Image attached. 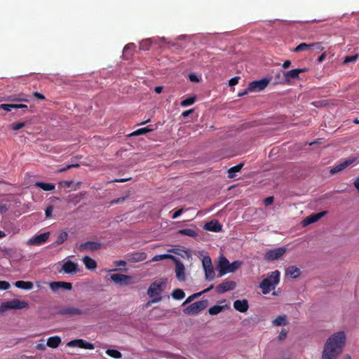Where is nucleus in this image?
Segmentation results:
<instances>
[{
	"instance_id": "obj_1",
	"label": "nucleus",
	"mask_w": 359,
	"mask_h": 359,
	"mask_svg": "<svg viewBox=\"0 0 359 359\" xmlns=\"http://www.w3.org/2000/svg\"><path fill=\"white\" fill-rule=\"evenodd\" d=\"M346 336L344 331L332 334L326 341L325 346L341 353L345 346Z\"/></svg>"
},
{
	"instance_id": "obj_2",
	"label": "nucleus",
	"mask_w": 359,
	"mask_h": 359,
	"mask_svg": "<svg viewBox=\"0 0 359 359\" xmlns=\"http://www.w3.org/2000/svg\"><path fill=\"white\" fill-rule=\"evenodd\" d=\"M280 273L273 271L266 275L259 284V287L264 294H267L273 290L280 282Z\"/></svg>"
},
{
	"instance_id": "obj_3",
	"label": "nucleus",
	"mask_w": 359,
	"mask_h": 359,
	"mask_svg": "<svg viewBox=\"0 0 359 359\" xmlns=\"http://www.w3.org/2000/svg\"><path fill=\"white\" fill-rule=\"evenodd\" d=\"M165 285L166 283L164 281H155L150 285L147 294L151 299L148 302V304L159 302L162 299L161 294Z\"/></svg>"
},
{
	"instance_id": "obj_4",
	"label": "nucleus",
	"mask_w": 359,
	"mask_h": 359,
	"mask_svg": "<svg viewBox=\"0 0 359 359\" xmlns=\"http://www.w3.org/2000/svg\"><path fill=\"white\" fill-rule=\"evenodd\" d=\"M28 307L26 302L14 299L11 301L3 302L0 306V311L4 312L9 309H22Z\"/></svg>"
},
{
	"instance_id": "obj_5",
	"label": "nucleus",
	"mask_w": 359,
	"mask_h": 359,
	"mask_svg": "<svg viewBox=\"0 0 359 359\" xmlns=\"http://www.w3.org/2000/svg\"><path fill=\"white\" fill-rule=\"evenodd\" d=\"M163 43H166L164 37H153L143 39L140 43V49L142 50H148L152 45H158L161 47Z\"/></svg>"
},
{
	"instance_id": "obj_6",
	"label": "nucleus",
	"mask_w": 359,
	"mask_h": 359,
	"mask_svg": "<svg viewBox=\"0 0 359 359\" xmlns=\"http://www.w3.org/2000/svg\"><path fill=\"white\" fill-rule=\"evenodd\" d=\"M286 250L287 249L285 247H280L269 250L264 254V259L267 261H273L278 259L286 252Z\"/></svg>"
},
{
	"instance_id": "obj_7",
	"label": "nucleus",
	"mask_w": 359,
	"mask_h": 359,
	"mask_svg": "<svg viewBox=\"0 0 359 359\" xmlns=\"http://www.w3.org/2000/svg\"><path fill=\"white\" fill-rule=\"evenodd\" d=\"M306 72V68L294 69L290 71L285 72L283 73V77L280 83H288L291 79H298L299 78V74Z\"/></svg>"
},
{
	"instance_id": "obj_8",
	"label": "nucleus",
	"mask_w": 359,
	"mask_h": 359,
	"mask_svg": "<svg viewBox=\"0 0 359 359\" xmlns=\"http://www.w3.org/2000/svg\"><path fill=\"white\" fill-rule=\"evenodd\" d=\"M269 81L266 79H263L258 81L251 82L248 86L250 92H259L264 90L269 84Z\"/></svg>"
},
{
	"instance_id": "obj_9",
	"label": "nucleus",
	"mask_w": 359,
	"mask_h": 359,
	"mask_svg": "<svg viewBox=\"0 0 359 359\" xmlns=\"http://www.w3.org/2000/svg\"><path fill=\"white\" fill-rule=\"evenodd\" d=\"M203 270L207 279L212 280L215 277L214 269L211 265V259L209 256L203 255Z\"/></svg>"
},
{
	"instance_id": "obj_10",
	"label": "nucleus",
	"mask_w": 359,
	"mask_h": 359,
	"mask_svg": "<svg viewBox=\"0 0 359 359\" xmlns=\"http://www.w3.org/2000/svg\"><path fill=\"white\" fill-rule=\"evenodd\" d=\"M132 276L121 273H114L111 276V280L121 285H128L130 283Z\"/></svg>"
},
{
	"instance_id": "obj_11",
	"label": "nucleus",
	"mask_w": 359,
	"mask_h": 359,
	"mask_svg": "<svg viewBox=\"0 0 359 359\" xmlns=\"http://www.w3.org/2000/svg\"><path fill=\"white\" fill-rule=\"evenodd\" d=\"M49 235V232L36 235L28 240L27 244L30 245H40L48 241Z\"/></svg>"
},
{
	"instance_id": "obj_12",
	"label": "nucleus",
	"mask_w": 359,
	"mask_h": 359,
	"mask_svg": "<svg viewBox=\"0 0 359 359\" xmlns=\"http://www.w3.org/2000/svg\"><path fill=\"white\" fill-rule=\"evenodd\" d=\"M202 311V301L193 303L183 309V312L189 316L199 313Z\"/></svg>"
},
{
	"instance_id": "obj_13",
	"label": "nucleus",
	"mask_w": 359,
	"mask_h": 359,
	"mask_svg": "<svg viewBox=\"0 0 359 359\" xmlns=\"http://www.w3.org/2000/svg\"><path fill=\"white\" fill-rule=\"evenodd\" d=\"M69 347L77 346L86 349H94L95 346L92 343L88 342L82 339H74L67 343Z\"/></svg>"
},
{
	"instance_id": "obj_14",
	"label": "nucleus",
	"mask_w": 359,
	"mask_h": 359,
	"mask_svg": "<svg viewBox=\"0 0 359 359\" xmlns=\"http://www.w3.org/2000/svg\"><path fill=\"white\" fill-rule=\"evenodd\" d=\"M236 286V283L235 281L225 280L216 287V290L219 293H224L234 290Z\"/></svg>"
},
{
	"instance_id": "obj_15",
	"label": "nucleus",
	"mask_w": 359,
	"mask_h": 359,
	"mask_svg": "<svg viewBox=\"0 0 359 359\" xmlns=\"http://www.w3.org/2000/svg\"><path fill=\"white\" fill-rule=\"evenodd\" d=\"M229 266L230 262L229 260L223 255L220 256L217 264V270L219 271V276H222L224 274L228 273L229 272H227V269Z\"/></svg>"
},
{
	"instance_id": "obj_16",
	"label": "nucleus",
	"mask_w": 359,
	"mask_h": 359,
	"mask_svg": "<svg viewBox=\"0 0 359 359\" xmlns=\"http://www.w3.org/2000/svg\"><path fill=\"white\" fill-rule=\"evenodd\" d=\"M173 261L175 263L176 278L180 281H184L185 280V268L183 263L177 257H175V260Z\"/></svg>"
},
{
	"instance_id": "obj_17",
	"label": "nucleus",
	"mask_w": 359,
	"mask_h": 359,
	"mask_svg": "<svg viewBox=\"0 0 359 359\" xmlns=\"http://www.w3.org/2000/svg\"><path fill=\"white\" fill-rule=\"evenodd\" d=\"M49 286L51 290L55 292L61 289L71 290L72 288L71 283L64 281L52 282L49 284Z\"/></svg>"
},
{
	"instance_id": "obj_18",
	"label": "nucleus",
	"mask_w": 359,
	"mask_h": 359,
	"mask_svg": "<svg viewBox=\"0 0 359 359\" xmlns=\"http://www.w3.org/2000/svg\"><path fill=\"white\" fill-rule=\"evenodd\" d=\"M57 313L62 316H79L84 313V312L79 309L74 307H62L58 311Z\"/></svg>"
},
{
	"instance_id": "obj_19",
	"label": "nucleus",
	"mask_w": 359,
	"mask_h": 359,
	"mask_svg": "<svg viewBox=\"0 0 359 359\" xmlns=\"http://www.w3.org/2000/svg\"><path fill=\"white\" fill-rule=\"evenodd\" d=\"M100 247H101L100 243L95 242V241H87V242L81 243L79 247V250L81 252H83L87 250H90L91 251H95V250L100 249Z\"/></svg>"
},
{
	"instance_id": "obj_20",
	"label": "nucleus",
	"mask_w": 359,
	"mask_h": 359,
	"mask_svg": "<svg viewBox=\"0 0 359 359\" xmlns=\"http://www.w3.org/2000/svg\"><path fill=\"white\" fill-rule=\"evenodd\" d=\"M77 268H78L77 264H76L72 261L65 262L62 266V269L66 273H75L78 271Z\"/></svg>"
},
{
	"instance_id": "obj_21",
	"label": "nucleus",
	"mask_w": 359,
	"mask_h": 359,
	"mask_svg": "<svg viewBox=\"0 0 359 359\" xmlns=\"http://www.w3.org/2000/svg\"><path fill=\"white\" fill-rule=\"evenodd\" d=\"M203 229L212 232H219L222 230V225L217 220H212L203 226Z\"/></svg>"
},
{
	"instance_id": "obj_22",
	"label": "nucleus",
	"mask_w": 359,
	"mask_h": 359,
	"mask_svg": "<svg viewBox=\"0 0 359 359\" xmlns=\"http://www.w3.org/2000/svg\"><path fill=\"white\" fill-rule=\"evenodd\" d=\"M355 161V159L354 158H349V159H347L346 161H344V162L339 163V165L333 167L331 170H330V172L332 174H335L339 171H341L342 170L345 169L346 168H347L348 165H350L351 164H352L353 162Z\"/></svg>"
},
{
	"instance_id": "obj_23",
	"label": "nucleus",
	"mask_w": 359,
	"mask_h": 359,
	"mask_svg": "<svg viewBox=\"0 0 359 359\" xmlns=\"http://www.w3.org/2000/svg\"><path fill=\"white\" fill-rule=\"evenodd\" d=\"M234 309L241 313H245L249 308L248 302L246 299L236 300L233 302Z\"/></svg>"
},
{
	"instance_id": "obj_24",
	"label": "nucleus",
	"mask_w": 359,
	"mask_h": 359,
	"mask_svg": "<svg viewBox=\"0 0 359 359\" xmlns=\"http://www.w3.org/2000/svg\"><path fill=\"white\" fill-rule=\"evenodd\" d=\"M146 258L145 252H135L128 255V261L133 263L144 261Z\"/></svg>"
},
{
	"instance_id": "obj_25",
	"label": "nucleus",
	"mask_w": 359,
	"mask_h": 359,
	"mask_svg": "<svg viewBox=\"0 0 359 359\" xmlns=\"http://www.w3.org/2000/svg\"><path fill=\"white\" fill-rule=\"evenodd\" d=\"M325 213H326L325 212H321L319 213L311 215L306 217L303 221V225L307 226L309 224H311L312 223L317 222L318 219L322 218L325 215Z\"/></svg>"
},
{
	"instance_id": "obj_26",
	"label": "nucleus",
	"mask_w": 359,
	"mask_h": 359,
	"mask_svg": "<svg viewBox=\"0 0 359 359\" xmlns=\"http://www.w3.org/2000/svg\"><path fill=\"white\" fill-rule=\"evenodd\" d=\"M340 353L324 346L321 359H337Z\"/></svg>"
},
{
	"instance_id": "obj_27",
	"label": "nucleus",
	"mask_w": 359,
	"mask_h": 359,
	"mask_svg": "<svg viewBox=\"0 0 359 359\" xmlns=\"http://www.w3.org/2000/svg\"><path fill=\"white\" fill-rule=\"evenodd\" d=\"M83 264L86 269L93 270L97 267V262L88 256H85L83 258Z\"/></svg>"
},
{
	"instance_id": "obj_28",
	"label": "nucleus",
	"mask_w": 359,
	"mask_h": 359,
	"mask_svg": "<svg viewBox=\"0 0 359 359\" xmlns=\"http://www.w3.org/2000/svg\"><path fill=\"white\" fill-rule=\"evenodd\" d=\"M285 273L287 276L296 278L300 275V270L294 266H291L287 268Z\"/></svg>"
},
{
	"instance_id": "obj_29",
	"label": "nucleus",
	"mask_w": 359,
	"mask_h": 359,
	"mask_svg": "<svg viewBox=\"0 0 359 359\" xmlns=\"http://www.w3.org/2000/svg\"><path fill=\"white\" fill-rule=\"evenodd\" d=\"M15 287L20 289L32 290L33 288V283L30 281L18 280L15 283Z\"/></svg>"
},
{
	"instance_id": "obj_30",
	"label": "nucleus",
	"mask_w": 359,
	"mask_h": 359,
	"mask_svg": "<svg viewBox=\"0 0 359 359\" xmlns=\"http://www.w3.org/2000/svg\"><path fill=\"white\" fill-rule=\"evenodd\" d=\"M34 185L43 191H52L55 189V187L54 184L43 182H36Z\"/></svg>"
},
{
	"instance_id": "obj_31",
	"label": "nucleus",
	"mask_w": 359,
	"mask_h": 359,
	"mask_svg": "<svg viewBox=\"0 0 359 359\" xmlns=\"http://www.w3.org/2000/svg\"><path fill=\"white\" fill-rule=\"evenodd\" d=\"M60 343L61 339L57 336L50 337L47 340V346L50 348H57Z\"/></svg>"
},
{
	"instance_id": "obj_32",
	"label": "nucleus",
	"mask_w": 359,
	"mask_h": 359,
	"mask_svg": "<svg viewBox=\"0 0 359 359\" xmlns=\"http://www.w3.org/2000/svg\"><path fill=\"white\" fill-rule=\"evenodd\" d=\"M274 326H281L287 324V316L285 315H280L272 322Z\"/></svg>"
},
{
	"instance_id": "obj_33",
	"label": "nucleus",
	"mask_w": 359,
	"mask_h": 359,
	"mask_svg": "<svg viewBox=\"0 0 359 359\" xmlns=\"http://www.w3.org/2000/svg\"><path fill=\"white\" fill-rule=\"evenodd\" d=\"M228 308H229V306L226 304L223 305V306L215 305L209 309L208 312L212 316L217 315V314L219 313L220 312H222L224 309H228Z\"/></svg>"
},
{
	"instance_id": "obj_34",
	"label": "nucleus",
	"mask_w": 359,
	"mask_h": 359,
	"mask_svg": "<svg viewBox=\"0 0 359 359\" xmlns=\"http://www.w3.org/2000/svg\"><path fill=\"white\" fill-rule=\"evenodd\" d=\"M243 164L240 163L236 166L231 167L228 170V177L229 178H233L236 176V173L241 171Z\"/></svg>"
},
{
	"instance_id": "obj_35",
	"label": "nucleus",
	"mask_w": 359,
	"mask_h": 359,
	"mask_svg": "<svg viewBox=\"0 0 359 359\" xmlns=\"http://www.w3.org/2000/svg\"><path fill=\"white\" fill-rule=\"evenodd\" d=\"M175 256L172 255H168V254H164V255H155L151 261L152 262H158V261H161V260H163V259H172V261L173 260H175Z\"/></svg>"
},
{
	"instance_id": "obj_36",
	"label": "nucleus",
	"mask_w": 359,
	"mask_h": 359,
	"mask_svg": "<svg viewBox=\"0 0 359 359\" xmlns=\"http://www.w3.org/2000/svg\"><path fill=\"white\" fill-rule=\"evenodd\" d=\"M172 297L175 299L180 300L185 297V293L182 289H175L172 292Z\"/></svg>"
},
{
	"instance_id": "obj_37",
	"label": "nucleus",
	"mask_w": 359,
	"mask_h": 359,
	"mask_svg": "<svg viewBox=\"0 0 359 359\" xmlns=\"http://www.w3.org/2000/svg\"><path fill=\"white\" fill-rule=\"evenodd\" d=\"M105 353L113 358L119 359L122 357L121 353L116 349H107Z\"/></svg>"
},
{
	"instance_id": "obj_38",
	"label": "nucleus",
	"mask_w": 359,
	"mask_h": 359,
	"mask_svg": "<svg viewBox=\"0 0 359 359\" xmlns=\"http://www.w3.org/2000/svg\"><path fill=\"white\" fill-rule=\"evenodd\" d=\"M196 100V97L195 95H193V96H191V97L182 100L180 102V105L182 107H188V106H190V105H192L193 104H194Z\"/></svg>"
},
{
	"instance_id": "obj_39",
	"label": "nucleus",
	"mask_w": 359,
	"mask_h": 359,
	"mask_svg": "<svg viewBox=\"0 0 359 359\" xmlns=\"http://www.w3.org/2000/svg\"><path fill=\"white\" fill-rule=\"evenodd\" d=\"M311 49V43L307 44L305 43H300L299 46H297L294 51V52H300V51H306Z\"/></svg>"
},
{
	"instance_id": "obj_40",
	"label": "nucleus",
	"mask_w": 359,
	"mask_h": 359,
	"mask_svg": "<svg viewBox=\"0 0 359 359\" xmlns=\"http://www.w3.org/2000/svg\"><path fill=\"white\" fill-rule=\"evenodd\" d=\"M153 129L150 126H147V127H144V128H139V129L136 130L135 131H134L131 134V135H140L146 134L148 132L151 131Z\"/></svg>"
},
{
	"instance_id": "obj_41",
	"label": "nucleus",
	"mask_w": 359,
	"mask_h": 359,
	"mask_svg": "<svg viewBox=\"0 0 359 359\" xmlns=\"http://www.w3.org/2000/svg\"><path fill=\"white\" fill-rule=\"evenodd\" d=\"M67 237H68V233L66 231H63L59 234V236H57V238L55 241V243L57 245H61L67 239Z\"/></svg>"
},
{
	"instance_id": "obj_42",
	"label": "nucleus",
	"mask_w": 359,
	"mask_h": 359,
	"mask_svg": "<svg viewBox=\"0 0 359 359\" xmlns=\"http://www.w3.org/2000/svg\"><path fill=\"white\" fill-rule=\"evenodd\" d=\"M178 233L186 235L190 237H195L196 236V231L191 229H181L178 231Z\"/></svg>"
},
{
	"instance_id": "obj_43",
	"label": "nucleus",
	"mask_w": 359,
	"mask_h": 359,
	"mask_svg": "<svg viewBox=\"0 0 359 359\" xmlns=\"http://www.w3.org/2000/svg\"><path fill=\"white\" fill-rule=\"evenodd\" d=\"M241 265V262L240 261H235L232 263H230V266L227 269V272L229 273H233L236 271Z\"/></svg>"
},
{
	"instance_id": "obj_44",
	"label": "nucleus",
	"mask_w": 359,
	"mask_h": 359,
	"mask_svg": "<svg viewBox=\"0 0 359 359\" xmlns=\"http://www.w3.org/2000/svg\"><path fill=\"white\" fill-rule=\"evenodd\" d=\"M201 295H202V291L201 292H197V293H195L191 296H189L182 304V306H184L189 303H191L192 301H194L196 298L200 297Z\"/></svg>"
},
{
	"instance_id": "obj_45",
	"label": "nucleus",
	"mask_w": 359,
	"mask_h": 359,
	"mask_svg": "<svg viewBox=\"0 0 359 359\" xmlns=\"http://www.w3.org/2000/svg\"><path fill=\"white\" fill-rule=\"evenodd\" d=\"M135 48V43H128L127 45H126V46L124 47L123 48V56L126 59H128L129 57L127 55H128V51L129 50H133Z\"/></svg>"
},
{
	"instance_id": "obj_46",
	"label": "nucleus",
	"mask_w": 359,
	"mask_h": 359,
	"mask_svg": "<svg viewBox=\"0 0 359 359\" xmlns=\"http://www.w3.org/2000/svg\"><path fill=\"white\" fill-rule=\"evenodd\" d=\"M0 108L6 111H11L12 109H15V106L14 104H1Z\"/></svg>"
},
{
	"instance_id": "obj_47",
	"label": "nucleus",
	"mask_w": 359,
	"mask_h": 359,
	"mask_svg": "<svg viewBox=\"0 0 359 359\" xmlns=\"http://www.w3.org/2000/svg\"><path fill=\"white\" fill-rule=\"evenodd\" d=\"M80 165L79 163H72L67 165L66 167H64L58 170V172H62L67 171V170L72 168H79Z\"/></svg>"
},
{
	"instance_id": "obj_48",
	"label": "nucleus",
	"mask_w": 359,
	"mask_h": 359,
	"mask_svg": "<svg viewBox=\"0 0 359 359\" xmlns=\"http://www.w3.org/2000/svg\"><path fill=\"white\" fill-rule=\"evenodd\" d=\"M25 126V122H19V123H13L11 126V128L13 130H18L22 128Z\"/></svg>"
},
{
	"instance_id": "obj_49",
	"label": "nucleus",
	"mask_w": 359,
	"mask_h": 359,
	"mask_svg": "<svg viewBox=\"0 0 359 359\" xmlns=\"http://www.w3.org/2000/svg\"><path fill=\"white\" fill-rule=\"evenodd\" d=\"M357 58H358V55L347 56L345 57L344 63L346 64V63H349V62H353L356 61Z\"/></svg>"
},
{
	"instance_id": "obj_50",
	"label": "nucleus",
	"mask_w": 359,
	"mask_h": 359,
	"mask_svg": "<svg viewBox=\"0 0 359 359\" xmlns=\"http://www.w3.org/2000/svg\"><path fill=\"white\" fill-rule=\"evenodd\" d=\"M311 48H315L318 50H323L324 47L323 46L322 43L320 42H316L311 43Z\"/></svg>"
},
{
	"instance_id": "obj_51",
	"label": "nucleus",
	"mask_w": 359,
	"mask_h": 359,
	"mask_svg": "<svg viewBox=\"0 0 359 359\" xmlns=\"http://www.w3.org/2000/svg\"><path fill=\"white\" fill-rule=\"evenodd\" d=\"M10 287V283L5 280H0V290H8Z\"/></svg>"
},
{
	"instance_id": "obj_52",
	"label": "nucleus",
	"mask_w": 359,
	"mask_h": 359,
	"mask_svg": "<svg viewBox=\"0 0 359 359\" xmlns=\"http://www.w3.org/2000/svg\"><path fill=\"white\" fill-rule=\"evenodd\" d=\"M239 79H240V77H238V76H235L233 78H231L229 81V86H236V84H238Z\"/></svg>"
},
{
	"instance_id": "obj_53",
	"label": "nucleus",
	"mask_w": 359,
	"mask_h": 359,
	"mask_svg": "<svg viewBox=\"0 0 359 359\" xmlns=\"http://www.w3.org/2000/svg\"><path fill=\"white\" fill-rule=\"evenodd\" d=\"M53 210V208L52 205H49L46 208V209L45 210V214H46V217L47 218H49L52 216Z\"/></svg>"
},
{
	"instance_id": "obj_54",
	"label": "nucleus",
	"mask_w": 359,
	"mask_h": 359,
	"mask_svg": "<svg viewBox=\"0 0 359 359\" xmlns=\"http://www.w3.org/2000/svg\"><path fill=\"white\" fill-rule=\"evenodd\" d=\"M15 109H22L24 113L27 110V106L23 104H14Z\"/></svg>"
},
{
	"instance_id": "obj_55",
	"label": "nucleus",
	"mask_w": 359,
	"mask_h": 359,
	"mask_svg": "<svg viewBox=\"0 0 359 359\" xmlns=\"http://www.w3.org/2000/svg\"><path fill=\"white\" fill-rule=\"evenodd\" d=\"M73 184L72 181H62L59 183V185L61 187H70V186Z\"/></svg>"
},
{
	"instance_id": "obj_56",
	"label": "nucleus",
	"mask_w": 359,
	"mask_h": 359,
	"mask_svg": "<svg viewBox=\"0 0 359 359\" xmlns=\"http://www.w3.org/2000/svg\"><path fill=\"white\" fill-rule=\"evenodd\" d=\"M189 79L191 82H198L199 80L195 74H189Z\"/></svg>"
},
{
	"instance_id": "obj_57",
	"label": "nucleus",
	"mask_w": 359,
	"mask_h": 359,
	"mask_svg": "<svg viewBox=\"0 0 359 359\" xmlns=\"http://www.w3.org/2000/svg\"><path fill=\"white\" fill-rule=\"evenodd\" d=\"M33 95H34L36 98H37V99H39V100H45V99H46L45 96H44L43 94H41V93H39V92H34V93H33Z\"/></svg>"
},
{
	"instance_id": "obj_58",
	"label": "nucleus",
	"mask_w": 359,
	"mask_h": 359,
	"mask_svg": "<svg viewBox=\"0 0 359 359\" xmlns=\"http://www.w3.org/2000/svg\"><path fill=\"white\" fill-rule=\"evenodd\" d=\"M273 196H269L264 200V204L267 206L271 205L273 203Z\"/></svg>"
},
{
	"instance_id": "obj_59",
	"label": "nucleus",
	"mask_w": 359,
	"mask_h": 359,
	"mask_svg": "<svg viewBox=\"0 0 359 359\" xmlns=\"http://www.w3.org/2000/svg\"><path fill=\"white\" fill-rule=\"evenodd\" d=\"M287 331L285 330H282L278 335V338L280 340L284 339L287 336Z\"/></svg>"
},
{
	"instance_id": "obj_60",
	"label": "nucleus",
	"mask_w": 359,
	"mask_h": 359,
	"mask_svg": "<svg viewBox=\"0 0 359 359\" xmlns=\"http://www.w3.org/2000/svg\"><path fill=\"white\" fill-rule=\"evenodd\" d=\"M114 264L116 266H124L126 264V262L124 260H118V261L114 262Z\"/></svg>"
},
{
	"instance_id": "obj_61",
	"label": "nucleus",
	"mask_w": 359,
	"mask_h": 359,
	"mask_svg": "<svg viewBox=\"0 0 359 359\" xmlns=\"http://www.w3.org/2000/svg\"><path fill=\"white\" fill-rule=\"evenodd\" d=\"M194 112V109H189V110H187V111H184L182 113V116L184 117V118H186L190 114L193 113Z\"/></svg>"
},
{
	"instance_id": "obj_62",
	"label": "nucleus",
	"mask_w": 359,
	"mask_h": 359,
	"mask_svg": "<svg viewBox=\"0 0 359 359\" xmlns=\"http://www.w3.org/2000/svg\"><path fill=\"white\" fill-rule=\"evenodd\" d=\"M183 212V209H180L177 210L172 216V219H176Z\"/></svg>"
},
{
	"instance_id": "obj_63",
	"label": "nucleus",
	"mask_w": 359,
	"mask_h": 359,
	"mask_svg": "<svg viewBox=\"0 0 359 359\" xmlns=\"http://www.w3.org/2000/svg\"><path fill=\"white\" fill-rule=\"evenodd\" d=\"M126 199V197H122V198H116V199H114L113 200L111 203L112 204H116V203H118L120 202H123Z\"/></svg>"
},
{
	"instance_id": "obj_64",
	"label": "nucleus",
	"mask_w": 359,
	"mask_h": 359,
	"mask_svg": "<svg viewBox=\"0 0 359 359\" xmlns=\"http://www.w3.org/2000/svg\"><path fill=\"white\" fill-rule=\"evenodd\" d=\"M291 62L290 60H285L283 64V69H287L290 67Z\"/></svg>"
}]
</instances>
